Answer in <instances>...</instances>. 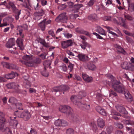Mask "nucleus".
I'll return each instance as SVG.
<instances>
[{
	"label": "nucleus",
	"instance_id": "0e129e2a",
	"mask_svg": "<svg viewBox=\"0 0 134 134\" xmlns=\"http://www.w3.org/2000/svg\"><path fill=\"white\" fill-rule=\"evenodd\" d=\"M30 132L31 134H37L36 130L32 129H31L30 130Z\"/></svg>",
	"mask_w": 134,
	"mask_h": 134
},
{
	"label": "nucleus",
	"instance_id": "052dcab7",
	"mask_svg": "<svg viewBox=\"0 0 134 134\" xmlns=\"http://www.w3.org/2000/svg\"><path fill=\"white\" fill-rule=\"evenodd\" d=\"M41 3L43 6H44L46 5L47 1L46 0H41Z\"/></svg>",
	"mask_w": 134,
	"mask_h": 134
},
{
	"label": "nucleus",
	"instance_id": "603ef678",
	"mask_svg": "<svg viewBox=\"0 0 134 134\" xmlns=\"http://www.w3.org/2000/svg\"><path fill=\"white\" fill-rule=\"evenodd\" d=\"M103 19L105 21H111V17L110 16L108 17L107 16H104L103 18Z\"/></svg>",
	"mask_w": 134,
	"mask_h": 134
},
{
	"label": "nucleus",
	"instance_id": "864d4df0",
	"mask_svg": "<svg viewBox=\"0 0 134 134\" xmlns=\"http://www.w3.org/2000/svg\"><path fill=\"white\" fill-rule=\"evenodd\" d=\"M62 124L61 126H65L67 125V122L65 120H62Z\"/></svg>",
	"mask_w": 134,
	"mask_h": 134
},
{
	"label": "nucleus",
	"instance_id": "58836bf2",
	"mask_svg": "<svg viewBox=\"0 0 134 134\" xmlns=\"http://www.w3.org/2000/svg\"><path fill=\"white\" fill-rule=\"evenodd\" d=\"M28 3L27 2H25L24 3L22 4V5L25 8H29V6H31L30 3L29 2V1L28 0L27 1Z\"/></svg>",
	"mask_w": 134,
	"mask_h": 134
},
{
	"label": "nucleus",
	"instance_id": "4d7b16f0",
	"mask_svg": "<svg viewBox=\"0 0 134 134\" xmlns=\"http://www.w3.org/2000/svg\"><path fill=\"white\" fill-rule=\"evenodd\" d=\"M116 96L117 95V94L114 91H111L110 93V96Z\"/></svg>",
	"mask_w": 134,
	"mask_h": 134
},
{
	"label": "nucleus",
	"instance_id": "f257e3e1",
	"mask_svg": "<svg viewBox=\"0 0 134 134\" xmlns=\"http://www.w3.org/2000/svg\"><path fill=\"white\" fill-rule=\"evenodd\" d=\"M86 94L84 91H80L79 93V95H73L71 97V101L73 103L80 108H85L86 109L89 110L90 108L89 105H87L86 104H84L82 103L81 102H77V99H81L82 97H85L86 96Z\"/></svg>",
	"mask_w": 134,
	"mask_h": 134
},
{
	"label": "nucleus",
	"instance_id": "4c0bfd02",
	"mask_svg": "<svg viewBox=\"0 0 134 134\" xmlns=\"http://www.w3.org/2000/svg\"><path fill=\"white\" fill-rule=\"evenodd\" d=\"M22 104L20 103H18V102H17V105L15 106L14 107V108H17L21 110H23V109L22 108Z\"/></svg>",
	"mask_w": 134,
	"mask_h": 134
},
{
	"label": "nucleus",
	"instance_id": "f3484780",
	"mask_svg": "<svg viewBox=\"0 0 134 134\" xmlns=\"http://www.w3.org/2000/svg\"><path fill=\"white\" fill-rule=\"evenodd\" d=\"M15 44V39L13 38H10L9 39L6 45L7 47L10 48L14 45Z\"/></svg>",
	"mask_w": 134,
	"mask_h": 134
},
{
	"label": "nucleus",
	"instance_id": "6ab92c4d",
	"mask_svg": "<svg viewBox=\"0 0 134 134\" xmlns=\"http://www.w3.org/2000/svg\"><path fill=\"white\" fill-rule=\"evenodd\" d=\"M115 47L117 48V52L118 53H121L124 54H125L126 52L120 46L116 44L115 45Z\"/></svg>",
	"mask_w": 134,
	"mask_h": 134
},
{
	"label": "nucleus",
	"instance_id": "69168bd1",
	"mask_svg": "<svg viewBox=\"0 0 134 134\" xmlns=\"http://www.w3.org/2000/svg\"><path fill=\"white\" fill-rule=\"evenodd\" d=\"M105 125V121L103 120H101V128H103Z\"/></svg>",
	"mask_w": 134,
	"mask_h": 134
},
{
	"label": "nucleus",
	"instance_id": "774afa93",
	"mask_svg": "<svg viewBox=\"0 0 134 134\" xmlns=\"http://www.w3.org/2000/svg\"><path fill=\"white\" fill-rule=\"evenodd\" d=\"M117 126L120 129L122 128L123 127V125L121 123L117 124Z\"/></svg>",
	"mask_w": 134,
	"mask_h": 134
},
{
	"label": "nucleus",
	"instance_id": "bf43d9fd",
	"mask_svg": "<svg viewBox=\"0 0 134 134\" xmlns=\"http://www.w3.org/2000/svg\"><path fill=\"white\" fill-rule=\"evenodd\" d=\"M95 109L96 111L99 113V114L100 113V106H97L95 108Z\"/></svg>",
	"mask_w": 134,
	"mask_h": 134
},
{
	"label": "nucleus",
	"instance_id": "79ce46f5",
	"mask_svg": "<svg viewBox=\"0 0 134 134\" xmlns=\"http://www.w3.org/2000/svg\"><path fill=\"white\" fill-rule=\"evenodd\" d=\"M33 106V107H42L43 105L40 103L34 102Z\"/></svg>",
	"mask_w": 134,
	"mask_h": 134
},
{
	"label": "nucleus",
	"instance_id": "09e8293b",
	"mask_svg": "<svg viewBox=\"0 0 134 134\" xmlns=\"http://www.w3.org/2000/svg\"><path fill=\"white\" fill-rule=\"evenodd\" d=\"M113 127L112 126H110L108 127L107 129V131L109 133H111L113 131Z\"/></svg>",
	"mask_w": 134,
	"mask_h": 134
},
{
	"label": "nucleus",
	"instance_id": "dca6fc26",
	"mask_svg": "<svg viewBox=\"0 0 134 134\" xmlns=\"http://www.w3.org/2000/svg\"><path fill=\"white\" fill-rule=\"evenodd\" d=\"M2 64L4 68H6L7 69H14L15 68V65L13 64H10L8 63L2 62Z\"/></svg>",
	"mask_w": 134,
	"mask_h": 134
},
{
	"label": "nucleus",
	"instance_id": "a211bd4d",
	"mask_svg": "<svg viewBox=\"0 0 134 134\" xmlns=\"http://www.w3.org/2000/svg\"><path fill=\"white\" fill-rule=\"evenodd\" d=\"M17 44L21 50H23L24 47L23 45V40L21 38H18L16 41Z\"/></svg>",
	"mask_w": 134,
	"mask_h": 134
},
{
	"label": "nucleus",
	"instance_id": "39448f33",
	"mask_svg": "<svg viewBox=\"0 0 134 134\" xmlns=\"http://www.w3.org/2000/svg\"><path fill=\"white\" fill-rule=\"evenodd\" d=\"M14 114L19 118H22L25 121L28 120L31 116L30 113L27 110H25L22 113L18 112V110L16 111Z\"/></svg>",
	"mask_w": 134,
	"mask_h": 134
},
{
	"label": "nucleus",
	"instance_id": "473e14b6",
	"mask_svg": "<svg viewBox=\"0 0 134 134\" xmlns=\"http://www.w3.org/2000/svg\"><path fill=\"white\" fill-rule=\"evenodd\" d=\"M62 122L61 120L58 119L55 121L54 124L57 126H61Z\"/></svg>",
	"mask_w": 134,
	"mask_h": 134
},
{
	"label": "nucleus",
	"instance_id": "13d9d810",
	"mask_svg": "<svg viewBox=\"0 0 134 134\" xmlns=\"http://www.w3.org/2000/svg\"><path fill=\"white\" fill-rule=\"evenodd\" d=\"M124 32L126 35L131 36H132L133 35V32L132 33H130L126 30H124Z\"/></svg>",
	"mask_w": 134,
	"mask_h": 134
},
{
	"label": "nucleus",
	"instance_id": "338daca9",
	"mask_svg": "<svg viewBox=\"0 0 134 134\" xmlns=\"http://www.w3.org/2000/svg\"><path fill=\"white\" fill-rule=\"evenodd\" d=\"M129 70L134 71V65L131 64Z\"/></svg>",
	"mask_w": 134,
	"mask_h": 134
},
{
	"label": "nucleus",
	"instance_id": "b1692460",
	"mask_svg": "<svg viewBox=\"0 0 134 134\" xmlns=\"http://www.w3.org/2000/svg\"><path fill=\"white\" fill-rule=\"evenodd\" d=\"M39 40L40 43L42 44L44 46L47 48L49 47L48 43H46L44 39L40 38H39Z\"/></svg>",
	"mask_w": 134,
	"mask_h": 134
},
{
	"label": "nucleus",
	"instance_id": "412c9836",
	"mask_svg": "<svg viewBox=\"0 0 134 134\" xmlns=\"http://www.w3.org/2000/svg\"><path fill=\"white\" fill-rule=\"evenodd\" d=\"M116 108L117 110L120 113L122 114L126 113V110L123 107L121 106H116Z\"/></svg>",
	"mask_w": 134,
	"mask_h": 134
},
{
	"label": "nucleus",
	"instance_id": "9d476101",
	"mask_svg": "<svg viewBox=\"0 0 134 134\" xmlns=\"http://www.w3.org/2000/svg\"><path fill=\"white\" fill-rule=\"evenodd\" d=\"M23 59L25 61L24 62V63L27 66H32L34 65V62L32 59L29 56L26 55L23 57Z\"/></svg>",
	"mask_w": 134,
	"mask_h": 134
},
{
	"label": "nucleus",
	"instance_id": "ea45409f",
	"mask_svg": "<svg viewBox=\"0 0 134 134\" xmlns=\"http://www.w3.org/2000/svg\"><path fill=\"white\" fill-rule=\"evenodd\" d=\"M46 68H44V71H41V73L43 76L45 77H47L48 76L49 74L46 71Z\"/></svg>",
	"mask_w": 134,
	"mask_h": 134
},
{
	"label": "nucleus",
	"instance_id": "4468645a",
	"mask_svg": "<svg viewBox=\"0 0 134 134\" xmlns=\"http://www.w3.org/2000/svg\"><path fill=\"white\" fill-rule=\"evenodd\" d=\"M72 40L70 39L66 41H62L61 42V45L62 48L64 49L72 46Z\"/></svg>",
	"mask_w": 134,
	"mask_h": 134
},
{
	"label": "nucleus",
	"instance_id": "bb28decb",
	"mask_svg": "<svg viewBox=\"0 0 134 134\" xmlns=\"http://www.w3.org/2000/svg\"><path fill=\"white\" fill-rule=\"evenodd\" d=\"M15 76V73L13 72H12L10 74L5 75V77L8 79H12L14 78Z\"/></svg>",
	"mask_w": 134,
	"mask_h": 134
},
{
	"label": "nucleus",
	"instance_id": "cd10ccee",
	"mask_svg": "<svg viewBox=\"0 0 134 134\" xmlns=\"http://www.w3.org/2000/svg\"><path fill=\"white\" fill-rule=\"evenodd\" d=\"M130 65V64L126 62H124L121 65V67L123 69L129 70Z\"/></svg>",
	"mask_w": 134,
	"mask_h": 134
},
{
	"label": "nucleus",
	"instance_id": "423d86ee",
	"mask_svg": "<svg viewBox=\"0 0 134 134\" xmlns=\"http://www.w3.org/2000/svg\"><path fill=\"white\" fill-rule=\"evenodd\" d=\"M123 15L125 19L122 17H120L119 18L121 21L122 26L125 28H126L127 27V25L126 23V20L129 21L131 23L132 21H133L134 19V18L132 16L126 12L124 13Z\"/></svg>",
	"mask_w": 134,
	"mask_h": 134
},
{
	"label": "nucleus",
	"instance_id": "20e7f679",
	"mask_svg": "<svg viewBox=\"0 0 134 134\" xmlns=\"http://www.w3.org/2000/svg\"><path fill=\"white\" fill-rule=\"evenodd\" d=\"M4 116L3 113L0 112V130L3 132L5 131L6 134H12V131L9 129L4 126L5 119L4 117Z\"/></svg>",
	"mask_w": 134,
	"mask_h": 134
},
{
	"label": "nucleus",
	"instance_id": "5fc2aeb1",
	"mask_svg": "<svg viewBox=\"0 0 134 134\" xmlns=\"http://www.w3.org/2000/svg\"><path fill=\"white\" fill-rule=\"evenodd\" d=\"M92 77L88 76L87 79H86L85 81L87 82H92Z\"/></svg>",
	"mask_w": 134,
	"mask_h": 134
},
{
	"label": "nucleus",
	"instance_id": "3c124183",
	"mask_svg": "<svg viewBox=\"0 0 134 134\" xmlns=\"http://www.w3.org/2000/svg\"><path fill=\"white\" fill-rule=\"evenodd\" d=\"M62 69L64 72H66L67 71V67L65 64L63 65L62 66Z\"/></svg>",
	"mask_w": 134,
	"mask_h": 134
},
{
	"label": "nucleus",
	"instance_id": "72a5a7b5",
	"mask_svg": "<svg viewBox=\"0 0 134 134\" xmlns=\"http://www.w3.org/2000/svg\"><path fill=\"white\" fill-rule=\"evenodd\" d=\"M74 65L71 63L70 62H69L68 65V69H69L70 72L72 71L74 69Z\"/></svg>",
	"mask_w": 134,
	"mask_h": 134
},
{
	"label": "nucleus",
	"instance_id": "c756f323",
	"mask_svg": "<svg viewBox=\"0 0 134 134\" xmlns=\"http://www.w3.org/2000/svg\"><path fill=\"white\" fill-rule=\"evenodd\" d=\"M25 87L26 88H29L31 86L30 82L27 80H25L24 82Z\"/></svg>",
	"mask_w": 134,
	"mask_h": 134
},
{
	"label": "nucleus",
	"instance_id": "2f4dec72",
	"mask_svg": "<svg viewBox=\"0 0 134 134\" xmlns=\"http://www.w3.org/2000/svg\"><path fill=\"white\" fill-rule=\"evenodd\" d=\"M17 30L19 32V34L23 38L24 37V35H22V33L23 31V29L22 26H19L17 27Z\"/></svg>",
	"mask_w": 134,
	"mask_h": 134
},
{
	"label": "nucleus",
	"instance_id": "a19ab883",
	"mask_svg": "<svg viewBox=\"0 0 134 134\" xmlns=\"http://www.w3.org/2000/svg\"><path fill=\"white\" fill-rule=\"evenodd\" d=\"M82 4H77L74 5V8L76 10H79L81 7H82Z\"/></svg>",
	"mask_w": 134,
	"mask_h": 134
},
{
	"label": "nucleus",
	"instance_id": "6e6552de",
	"mask_svg": "<svg viewBox=\"0 0 134 134\" xmlns=\"http://www.w3.org/2000/svg\"><path fill=\"white\" fill-rule=\"evenodd\" d=\"M59 110L62 112L65 113L67 115L72 116V110L70 107L68 106L65 105L60 107Z\"/></svg>",
	"mask_w": 134,
	"mask_h": 134
},
{
	"label": "nucleus",
	"instance_id": "e2e57ef3",
	"mask_svg": "<svg viewBox=\"0 0 134 134\" xmlns=\"http://www.w3.org/2000/svg\"><path fill=\"white\" fill-rule=\"evenodd\" d=\"M101 115L104 116L106 115V113L104 109H101Z\"/></svg>",
	"mask_w": 134,
	"mask_h": 134
},
{
	"label": "nucleus",
	"instance_id": "ddd939ff",
	"mask_svg": "<svg viewBox=\"0 0 134 134\" xmlns=\"http://www.w3.org/2000/svg\"><path fill=\"white\" fill-rule=\"evenodd\" d=\"M6 87L8 88L14 89L17 93H20V92L19 88V85L17 83L13 82L7 84Z\"/></svg>",
	"mask_w": 134,
	"mask_h": 134
},
{
	"label": "nucleus",
	"instance_id": "c9c22d12",
	"mask_svg": "<svg viewBox=\"0 0 134 134\" xmlns=\"http://www.w3.org/2000/svg\"><path fill=\"white\" fill-rule=\"evenodd\" d=\"M32 59L34 62V63L39 64L41 62V59L39 57L36 58L34 59Z\"/></svg>",
	"mask_w": 134,
	"mask_h": 134
},
{
	"label": "nucleus",
	"instance_id": "f704fd0d",
	"mask_svg": "<svg viewBox=\"0 0 134 134\" xmlns=\"http://www.w3.org/2000/svg\"><path fill=\"white\" fill-rule=\"evenodd\" d=\"M43 65L44 66V68H46V67H49L51 65V63L49 61H46L43 62Z\"/></svg>",
	"mask_w": 134,
	"mask_h": 134
},
{
	"label": "nucleus",
	"instance_id": "2eb2a0df",
	"mask_svg": "<svg viewBox=\"0 0 134 134\" xmlns=\"http://www.w3.org/2000/svg\"><path fill=\"white\" fill-rule=\"evenodd\" d=\"M76 57H78L80 60L83 62L89 59L88 56L82 53H78V54L76 55Z\"/></svg>",
	"mask_w": 134,
	"mask_h": 134
},
{
	"label": "nucleus",
	"instance_id": "c03bdc74",
	"mask_svg": "<svg viewBox=\"0 0 134 134\" xmlns=\"http://www.w3.org/2000/svg\"><path fill=\"white\" fill-rule=\"evenodd\" d=\"M67 54L70 56H75L77 54H75L73 52H71L70 50H68L66 52Z\"/></svg>",
	"mask_w": 134,
	"mask_h": 134
},
{
	"label": "nucleus",
	"instance_id": "6e6d98bb",
	"mask_svg": "<svg viewBox=\"0 0 134 134\" xmlns=\"http://www.w3.org/2000/svg\"><path fill=\"white\" fill-rule=\"evenodd\" d=\"M48 34L50 35H51L53 37L54 36V34L53 31L52 30H49L48 31Z\"/></svg>",
	"mask_w": 134,
	"mask_h": 134
},
{
	"label": "nucleus",
	"instance_id": "aec40b11",
	"mask_svg": "<svg viewBox=\"0 0 134 134\" xmlns=\"http://www.w3.org/2000/svg\"><path fill=\"white\" fill-rule=\"evenodd\" d=\"M46 20L44 19L38 24V26L41 29V30L44 31L45 30L46 25L45 23Z\"/></svg>",
	"mask_w": 134,
	"mask_h": 134
},
{
	"label": "nucleus",
	"instance_id": "de8ad7c7",
	"mask_svg": "<svg viewBox=\"0 0 134 134\" xmlns=\"http://www.w3.org/2000/svg\"><path fill=\"white\" fill-rule=\"evenodd\" d=\"M84 30L79 29V28H77L76 29V31L78 33L83 34Z\"/></svg>",
	"mask_w": 134,
	"mask_h": 134
},
{
	"label": "nucleus",
	"instance_id": "7c9ffc66",
	"mask_svg": "<svg viewBox=\"0 0 134 134\" xmlns=\"http://www.w3.org/2000/svg\"><path fill=\"white\" fill-rule=\"evenodd\" d=\"M90 126L93 131L96 130L97 129V126L94 122H91Z\"/></svg>",
	"mask_w": 134,
	"mask_h": 134
},
{
	"label": "nucleus",
	"instance_id": "c85d7f7f",
	"mask_svg": "<svg viewBox=\"0 0 134 134\" xmlns=\"http://www.w3.org/2000/svg\"><path fill=\"white\" fill-rule=\"evenodd\" d=\"M97 15L95 14L90 15L88 17L89 19L94 21H95L97 19Z\"/></svg>",
	"mask_w": 134,
	"mask_h": 134
},
{
	"label": "nucleus",
	"instance_id": "a18cd8bd",
	"mask_svg": "<svg viewBox=\"0 0 134 134\" xmlns=\"http://www.w3.org/2000/svg\"><path fill=\"white\" fill-rule=\"evenodd\" d=\"M95 1V0H90L88 3V6L90 7L92 6L93 5Z\"/></svg>",
	"mask_w": 134,
	"mask_h": 134
},
{
	"label": "nucleus",
	"instance_id": "680f3d73",
	"mask_svg": "<svg viewBox=\"0 0 134 134\" xmlns=\"http://www.w3.org/2000/svg\"><path fill=\"white\" fill-rule=\"evenodd\" d=\"M82 78L85 81L86 79H87L88 76L84 73H83L82 74Z\"/></svg>",
	"mask_w": 134,
	"mask_h": 134
},
{
	"label": "nucleus",
	"instance_id": "f03ea898",
	"mask_svg": "<svg viewBox=\"0 0 134 134\" xmlns=\"http://www.w3.org/2000/svg\"><path fill=\"white\" fill-rule=\"evenodd\" d=\"M31 7L34 8L35 10H38L37 12H36L34 13L35 16L34 18L36 20H39L41 19L44 14L45 10L41 8V7L39 5L38 3H34Z\"/></svg>",
	"mask_w": 134,
	"mask_h": 134
},
{
	"label": "nucleus",
	"instance_id": "49530a36",
	"mask_svg": "<svg viewBox=\"0 0 134 134\" xmlns=\"http://www.w3.org/2000/svg\"><path fill=\"white\" fill-rule=\"evenodd\" d=\"M64 36L65 37L67 38H71L72 36L71 34H70L69 33H66L64 34Z\"/></svg>",
	"mask_w": 134,
	"mask_h": 134
},
{
	"label": "nucleus",
	"instance_id": "8fccbe9b",
	"mask_svg": "<svg viewBox=\"0 0 134 134\" xmlns=\"http://www.w3.org/2000/svg\"><path fill=\"white\" fill-rule=\"evenodd\" d=\"M126 38L127 41L130 43H132L133 42V40L128 36H126Z\"/></svg>",
	"mask_w": 134,
	"mask_h": 134
},
{
	"label": "nucleus",
	"instance_id": "7ed1b4c3",
	"mask_svg": "<svg viewBox=\"0 0 134 134\" xmlns=\"http://www.w3.org/2000/svg\"><path fill=\"white\" fill-rule=\"evenodd\" d=\"M7 7L8 9H11L13 13L15 15L16 19L18 20L19 18V15L21 14V10L18 9L16 6L15 3L14 2L9 1Z\"/></svg>",
	"mask_w": 134,
	"mask_h": 134
},
{
	"label": "nucleus",
	"instance_id": "37998d69",
	"mask_svg": "<svg viewBox=\"0 0 134 134\" xmlns=\"http://www.w3.org/2000/svg\"><path fill=\"white\" fill-rule=\"evenodd\" d=\"M66 133L67 134H74V131L72 129H69L66 130Z\"/></svg>",
	"mask_w": 134,
	"mask_h": 134
},
{
	"label": "nucleus",
	"instance_id": "4be33fe9",
	"mask_svg": "<svg viewBox=\"0 0 134 134\" xmlns=\"http://www.w3.org/2000/svg\"><path fill=\"white\" fill-rule=\"evenodd\" d=\"M124 94L126 99L128 100H130V101L132 100V96L129 92L127 90L125 89L124 91Z\"/></svg>",
	"mask_w": 134,
	"mask_h": 134
},
{
	"label": "nucleus",
	"instance_id": "a878e982",
	"mask_svg": "<svg viewBox=\"0 0 134 134\" xmlns=\"http://www.w3.org/2000/svg\"><path fill=\"white\" fill-rule=\"evenodd\" d=\"M8 102L13 104L14 107L17 105L18 100L16 99L13 97H11L9 98Z\"/></svg>",
	"mask_w": 134,
	"mask_h": 134
},
{
	"label": "nucleus",
	"instance_id": "5701e85b",
	"mask_svg": "<svg viewBox=\"0 0 134 134\" xmlns=\"http://www.w3.org/2000/svg\"><path fill=\"white\" fill-rule=\"evenodd\" d=\"M86 68L88 69L93 70L96 68L95 66L93 64L90 63H88L85 66Z\"/></svg>",
	"mask_w": 134,
	"mask_h": 134
},
{
	"label": "nucleus",
	"instance_id": "f8f14e48",
	"mask_svg": "<svg viewBox=\"0 0 134 134\" xmlns=\"http://www.w3.org/2000/svg\"><path fill=\"white\" fill-rule=\"evenodd\" d=\"M79 37L83 40L81 42L82 43L79 44V46L81 47L82 49L84 50L85 49L86 47H87L89 48L91 47V45L86 41V40L87 39L86 37L82 35L80 36Z\"/></svg>",
	"mask_w": 134,
	"mask_h": 134
},
{
	"label": "nucleus",
	"instance_id": "393cba45",
	"mask_svg": "<svg viewBox=\"0 0 134 134\" xmlns=\"http://www.w3.org/2000/svg\"><path fill=\"white\" fill-rule=\"evenodd\" d=\"M16 117H10L9 121L11 125L17 126L18 124L17 121L15 120Z\"/></svg>",
	"mask_w": 134,
	"mask_h": 134
},
{
	"label": "nucleus",
	"instance_id": "9b49d317",
	"mask_svg": "<svg viewBox=\"0 0 134 134\" xmlns=\"http://www.w3.org/2000/svg\"><path fill=\"white\" fill-rule=\"evenodd\" d=\"M69 87L66 85H62L58 87H53L52 90V92H58L65 91L69 89Z\"/></svg>",
	"mask_w": 134,
	"mask_h": 134
},
{
	"label": "nucleus",
	"instance_id": "e433bc0d",
	"mask_svg": "<svg viewBox=\"0 0 134 134\" xmlns=\"http://www.w3.org/2000/svg\"><path fill=\"white\" fill-rule=\"evenodd\" d=\"M128 10L131 12H132L134 10V5L133 3L130 4L129 3Z\"/></svg>",
	"mask_w": 134,
	"mask_h": 134
},
{
	"label": "nucleus",
	"instance_id": "1a4fd4ad",
	"mask_svg": "<svg viewBox=\"0 0 134 134\" xmlns=\"http://www.w3.org/2000/svg\"><path fill=\"white\" fill-rule=\"evenodd\" d=\"M67 20L68 17L66 13H64L60 14L56 18L55 20L58 22L65 23L67 22Z\"/></svg>",
	"mask_w": 134,
	"mask_h": 134
},
{
	"label": "nucleus",
	"instance_id": "0eeeda50",
	"mask_svg": "<svg viewBox=\"0 0 134 134\" xmlns=\"http://www.w3.org/2000/svg\"><path fill=\"white\" fill-rule=\"evenodd\" d=\"M114 84L113 85L114 89L119 93H122L125 90L124 86L120 82L117 80L114 81Z\"/></svg>",
	"mask_w": 134,
	"mask_h": 134
}]
</instances>
